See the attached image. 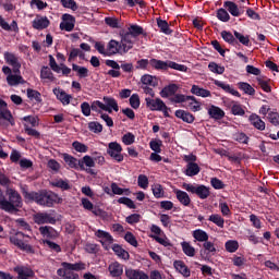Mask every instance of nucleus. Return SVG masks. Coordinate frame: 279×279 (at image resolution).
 I'll use <instances>...</instances> for the list:
<instances>
[{
  "label": "nucleus",
  "instance_id": "f257e3e1",
  "mask_svg": "<svg viewBox=\"0 0 279 279\" xmlns=\"http://www.w3.org/2000/svg\"><path fill=\"white\" fill-rule=\"evenodd\" d=\"M25 199L36 202L39 206L51 208L53 204H62V197L53 192H24Z\"/></svg>",
  "mask_w": 279,
  "mask_h": 279
},
{
  "label": "nucleus",
  "instance_id": "f03ea898",
  "mask_svg": "<svg viewBox=\"0 0 279 279\" xmlns=\"http://www.w3.org/2000/svg\"><path fill=\"white\" fill-rule=\"evenodd\" d=\"M7 197L0 201V209L10 215H16L20 208H23V198L14 189H7Z\"/></svg>",
  "mask_w": 279,
  "mask_h": 279
},
{
  "label": "nucleus",
  "instance_id": "7ed1b4c3",
  "mask_svg": "<svg viewBox=\"0 0 279 279\" xmlns=\"http://www.w3.org/2000/svg\"><path fill=\"white\" fill-rule=\"evenodd\" d=\"M131 46L125 41V39L121 35V41H117L114 39H111L107 46V54L108 56H117V53H120V56H123V53H128L130 51Z\"/></svg>",
  "mask_w": 279,
  "mask_h": 279
},
{
  "label": "nucleus",
  "instance_id": "20e7f679",
  "mask_svg": "<svg viewBox=\"0 0 279 279\" xmlns=\"http://www.w3.org/2000/svg\"><path fill=\"white\" fill-rule=\"evenodd\" d=\"M143 32L144 31L140 25L131 24L128 27V31L121 34V37L124 39V43L131 46L132 49V47H134V44L136 43V39L143 34Z\"/></svg>",
  "mask_w": 279,
  "mask_h": 279
},
{
  "label": "nucleus",
  "instance_id": "39448f33",
  "mask_svg": "<svg viewBox=\"0 0 279 279\" xmlns=\"http://www.w3.org/2000/svg\"><path fill=\"white\" fill-rule=\"evenodd\" d=\"M182 189L187 191V193L197 195L199 199H208V197H210V189L207 187L206 185H194L191 183H183Z\"/></svg>",
  "mask_w": 279,
  "mask_h": 279
},
{
  "label": "nucleus",
  "instance_id": "423d86ee",
  "mask_svg": "<svg viewBox=\"0 0 279 279\" xmlns=\"http://www.w3.org/2000/svg\"><path fill=\"white\" fill-rule=\"evenodd\" d=\"M145 101H146V106H147V108H149V110L163 112L165 117H169V111H168L167 105L165 104V101H162V99L145 98Z\"/></svg>",
  "mask_w": 279,
  "mask_h": 279
},
{
  "label": "nucleus",
  "instance_id": "0eeeda50",
  "mask_svg": "<svg viewBox=\"0 0 279 279\" xmlns=\"http://www.w3.org/2000/svg\"><path fill=\"white\" fill-rule=\"evenodd\" d=\"M123 147L118 142H110L108 144L107 154L116 160V162H123Z\"/></svg>",
  "mask_w": 279,
  "mask_h": 279
},
{
  "label": "nucleus",
  "instance_id": "6e6552de",
  "mask_svg": "<svg viewBox=\"0 0 279 279\" xmlns=\"http://www.w3.org/2000/svg\"><path fill=\"white\" fill-rule=\"evenodd\" d=\"M95 236H97V239H99L102 247L107 251L110 250V245H112V243H114V238H112L110 232L104 231L101 229H98L95 231Z\"/></svg>",
  "mask_w": 279,
  "mask_h": 279
},
{
  "label": "nucleus",
  "instance_id": "1a4fd4ad",
  "mask_svg": "<svg viewBox=\"0 0 279 279\" xmlns=\"http://www.w3.org/2000/svg\"><path fill=\"white\" fill-rule=\"evenodd\" d=\"M23 239H25V234L23 232H17L15 235L11 236L10 241L13 243V245H16L20 247V250H23L24 252H28L29 254L34 253V248L27 243L23 242Z\"/></svg>",
  "mask_w": 279,
  "mask_h": 279
},
{
  "label": "nucleus",
  "instance_id": "9d476101",
  "mask_svg": "<svg viewBox=\"0 0 279 279\" xmlns=\"http://www.w3.org/2000/svg\"><path fill=\"white\" fill-rule=\"evenodd\" d=\"M3 58L10 66L13 69V73H21V61H19V58L16 54L12 52H4Z\"/></svg>",
  "mask_w": 279,
  "mask_h": 279
},
{
  "label": "nucleus",
  "instance_id": "9b49d317",
  "mask_svg": "<svg viewBox=\"0 0 279 279\" xmlns=\"http://www.w3.org/2000/svg\"><path fill=\"white\" fill-rule=\"evenodd\" d=\"M60 29L62 32H73L75 29V17L68 13L63 14Z\"/></svg>",
  "mask_w": 279,
  "mask_h": 279
},
{
  "label": "nucleus",
  "instance_id": "f8f14e48",
  "mask_svg": "<svg viewBox=\"0 0 279 279\" xmlns=\"http://www.w3.org/2000/svg\"><path fill=\"white\" fill-rule=\"evenodd\" d=\"M51 25L48 16L36 15V17L32 22V26L34 29L41 32V29H47Z\"/></svg>",
  "mask_w": 279,
  "mask_h": 279
},
{
  "label": "nucleus",
  "instance_id": "ddd939ff",
  "mask_svg": "<svg viewBox=\"0 0 279 279\" xmlns=\"http://www.w3.org/2000/svg\"><path fill=\"white\" fill-rule=\"evenodd\" d=\"M13 271L17 274V279H32L36 276L34 270L27 266H16L13 268Z\"/></svg>",
  "mask_w": 279,
  "mask_h": 279
},
{
  "label": "nucleus",
  "instance_id": "4468645a",
  "mask_svg": "<svg viewBox=\"0 0 279 279\" xmlns=\"http://www.w3.org/2000/svg\"><path fill=\"white\" fill-rule=\"evenodd\" d=\"M35 223H38V226H43L45 223H56V217L51 214L47 213H38L34 216Z\"/></svg>",
  "mask_w": 279,
  "mask_h": 279
},
{
  "label": "nucleus",
  "instance_id": "2eb2a0df",
  "mask_svg": "<svg viewBox=\"0 0 279 279\" xmlns=\"http://www.w3.org/2000/svg\"><path fill=\"white\" fill-rule=\"evenodd\" d=\"M64 162L70 167V169H81V171H84V162L82 160L69 155H63Z\"/></svg>",
  "mask_w": 279,
  "mask_h": 279
},
{
  "label": "nucleus",
  "instance_id": "dca6fc26",
  "mask_svg": "<svg viewBox=\"0 0 279 279\" xmlns=\"http://www.w3.org/2000/svg\"><path fill=\"white\" fill-rule=\"evenodd\" d=\"M0 117L4 119V121H9L11 125H14V118L12 117V112L8 110V104L0 98Z\"/></svg>",
  "mask_w": 279,
  "mask_h": 279
},
{
  "label": "nucleus",
  "instance_id": "f3484780",
  "mask_svg": "<svg viewBox=\"0 0 279 279\" xmlns=\"http://www.w3.org/2000/svg\"><path fill=\"white\" fill-rule=\"evenodd\" d=\"M108 271L111 278H121L123 276V265L119 262H112L108 267Z\"/></svg>",
  "mask_w": 279,
  "mask_h": 279
},
{
  "label": "nucleus",
  "instance_id": "a211bd4d",
  "mask_svg": "<svg viewBox=\"0 0 279 279\" xmlns=\"http://www.w3.org/2000/svg\"><path fill=\"white\" fill-rule=\"evenodd\" d=\"M125 276L129 279H149V275L145 274V271L132 268L125 269Z\"/></svg>",
  "mask_w": 279,
  "mask_h": 279
},
{
  "label": "nucleus",
  "instance_id": "6ab92c4d",
  "mask_svg": "<svg viewBox=\"0 0 279 279\" xmlns=\"http://www.w3.org/2000/svg\"><path fill=\"white\" fill-rule=\"evenodd\" d=\"M173 267L177 271H179V274H181V276H183L184 278H190L191 277V269H189V266L186 264H184V262L182 260H175L173 263Z\"/></svg>",
  "mask_w": 279,
  "mask_h": 279
},
{
  "label": "nucleus",
  "instance_id": "aec40b11",
  "mask_svg": "<svg viewBox=\"0 0 279 279\" xmlns=\"http://www.w3.org/2000/svg\"><path fill=\"white\" fill-rule=\"evenodd\" d=\"M207 112H208L210 119H215L216 121H220V119H223V117H226V112L221 108H219L215 105H211L208 108Z\"/></svg>",
  "mask_w": 279,
  "mask_h": 279
},
{
  "label": "nucleus",
  "instance_id": "412c9836",
  "mask_svg": "<svg viewBox=\"0 0 279 279\" xmlns=\"http://www.w3.org/2000/svg\"><path fill=\"white\" fill-rule=\"evenodd\" d=\"M102 104L105 105V112H112V110H114V112H119V104L117 102V100L114 98H110V97H104L102 98Z\"/></svg>",
  "mask_w": 279,
  "mask_h": 279
},
{
  "label": "nucleus",
  "instance_id": "4be33fe9",
  "mask_svg": "<svg viewBox=\"0 0 279 279\" xmlns=\"http://www.w3.org/2000/svg\"><path fill=\"white\" fill-rule=\"evenodd\" d=\"M61 267L68 271H84V269H86V264L82 262L75 264L63 262L61 263Z\"/></svg>",
  "mask_w": 279,
  "mask_h": 279
},
{
  "label": "nucleus",
  "instance_id": "5701e85b",
  "mask_svg": "<svg viewBox=\"0 0 279 279\" xmlns=\"http://www.w3.org/2000/svg\"><path fill=\"white\" fill-rule=\"evenodd\" d=\"M26 82L23 80V76L20 73H12L9 76H7V84L9 86H19L21 84H25Z\"/></svg>",
  "mask_w": 279,
  "mask_h": 279
},
{
  "label": "nucleus",
  "instance_id": "b1692460",
  "mask_svg": "<svg viewBox=\"0 0 279 279\" xmlns=\"http://www.w3.org/2000/svg\"><path fill=\"white\" fill-rule=\"evenodd\" d=\"M54 95L63 104V106H69L71 104V99H73V96L66 94V92L62 90L61 88L53 90Z\"/></svg>",
  "mask_w": 279,
  "mask_h": 279
},
{
  "label": "nucleus",
  "instance_id": "393cba45",
  "mask_svg": "<svg viewBox=\"0 0 279 279\" xmlns=\"http://www.w3.org/2000/svg\"><path fill=\"white\" fill-rule=\"evenodd\" d=\"M174 195L182 206H191V196H189V193L182 190H174Z\"/></svg>",
  "mask_w": 279,
  "mask_h": 279
},
{
  "label": "nucleus",
  "instance_id": "a878e982",
  "mask_svg": "<svg viewBox=\"0 0 279 279\" xmlns=\"http://www.w3.org/2000/svg\"><path fill=\"white\" fill-rule=\"evenodd\" d=\"M179 88L180 87L177 84H170L161 89L160 97L163 99H167V97H173V95L178 93Z\"/></svg>",
  "mask_w": 279,
  "mask_h": 279
},
{
  "label": "nucleus",
  "instance_id": "bb28decb",
  "mask_svg": "<svg viewBox=\"0 0 279 279\" xmlns=\"http://www.w3.org/2000/svg\"><path fill=\"white\" fill-rule=\"evenodd\" d=\"M215 86H218L219 88H222L225 93H230V95H233V97H241V94L234 89L230 84H226L221 81H214Z\"/></svg>",
  "mask_w": 279,
  "mask_h": 279
},
{
  "label": "nucleus",
  "instance_id": "cd10ccee",
  "mask_svg": "<svg viewBox=\"0 0 279 279\" xmlns=\"http://www.w3.org/2000/svg\"><path fill=\"white\" fill-rule=\"evenodd\" d=\"M111 250L114 252V254H116V256H118V258H121V260H130V253L128 251H125L124 248H122L121 245L113 244L111 246Z\"/></svg>",
  "mask_w": 279,
  "mask_h": 279
},
{
  "label": "nucleus",
  "instance_id": "c85d7f7f",
  "mask_svg": "<svg viewBox=\"0 0 279 279\" xmlns=\"http://www.w3.org/2000/svg\"><path fill=\"white\" fill-rule=\"evenodd\" d=\"M149 64H150V66H153V69H156L157 71H167V69H169V61L150 59Z\"/></svg>",
  "mask_w": 279,
  "mask_h": 279
},
{
  "label": "nucleus",
  "instance_id": "c756f323",
  "mask_svg": "<svg viewBox=\"0 0 279 279\" xmlns=\"http://www.w3.org/2000/svg\"><path fill=\"white\" fill-rule=\"evenodd\" d=\"M175 117L182 119L185 123H193V121H195V116L184 110H177Z\"/></svg>",
  "mask_w": 279,
  "mask_h": 279
},
{
  "label": "nucleus",
  "instance_id": "7c9ffc66",
  "mask_svg": "<svg viewBox=\"0 0 279 279\" xmlns=\"http://www.w3.org/2000/svg\"><path fill=\"white\" fill-rule=\"evenodd\" d=\"M57 275L60 276V278H64V279H80V275L71 270H66V268H63V267L57 270Z\"/></svg>",
  "mask_w": 279,
  "mask_h": 279
},
{
  "label": "nucleus",
  "instance_id": "2f4dec72",
  "mask_svg": "<svg viewBox=\"0 0 279 279\" xmlns=\"http://www.w3.org/2000/svg\"><path fill=\"white\" fill-rule=\"evenodd\" d=\"M192 95H196V97H210V90L199 87L198 85H193L191 88Z\"/></svg>",
  "mask_w": 279,
  "mask_h": 279
},
{
  "label": "nucleus",
  "instance_id": "473e14b6",
  "mask_svg": "<svg viewBox=\"0 0 279 279\" xmlns=\"http://www.w3.org/2000/svg\"><path fill=\"white\" fill-rule=\"evenodd\" d=\"M141 82L144 86L156 87L158 85V77L146 74L142 76Z\"/></svg>",
  "mask_w": 279,
  "mask_h": 279
},
{
  "label": "nucleus",
  "instance_id": "72a5a7b5",
  "mask_svg": "<svg viewBox=\"0 0 279 279\" xmlns=\"http://www.w3.org/2000/svg\"><path fill=\"white\" fill-rule=\"evenodd\" d=\"M248 120L256 128V130H265V121H263L257 114H251Z\"/></svg>",
  "mask_w": 279,
  "mask_h": 279
},
{
  "label": "nucleus",
  "instance_id": "f704fd0d",
  "mask_svg": "<svg viewBox=\"0 0 279 279\" xmlns=\"http://www.w3.org/2000/svg\"><path fill=\"white\" fill-rule=\"evenodd\" d=\"M223 5L232 16H239L241 14V10H239V5H236V3L232 1H226Z\"/></svg>",
  "mask_w": 279,
  "mask_h": 279
},
{
  "label": "nucleus",
  "instance_id": "c9c22d12",
  "mask_svg": "<svg viewBox=\"0 0 279 279\" xmlns=\"http://www.w3.org/2000/svg\"><path fill=\"white\" fill-rule=\"evenodd\" d=\"M199 173V166L195 162H189L185 170V175L193 178V175H197Z\"/></svg>",
  "mask_w": 279,
  "mask_h": 279
},
{
  "label": "nucleus",
  "instance_id": "e433bc0d",
  "mask_svg": "<svg viewBox=\"0 0 279 279\" xmlns=\"http://www.w3.org/2000/svg\"><path fill=\"white\" fill-rule=\"evenodd\" d=\"M186 100L191 101L190 108H191L192 112H199V110H202V104L199 101H197L195 96H186Z\"/></svg>",
  "mask_w": 279,
  "mask_h": 279
},
{
  "label": "nucleus",
  "instance_id": "4c0bfd02",
  "mask_svg": "<svg viewBox=\"0 0 279 279\" xmlns=\"http://www.w3.org/2000/svg\"><path fill=\"white\" fill-rule=\"evenodd\" d=\"M40 234H43L46 239H51L56 236V229L49 226L39 228Z\"/></svg>",
  "mask_w": 279,
  "mask_h": 279
},
{
  "label": "nucleus",
  "instance_id": "58836bf2",
  "mask_svg": "<svg viewBox=\"0 0 279 279\" xmlns=\"http://www.w3.org/2000/svg\"><path fill=\"white\" fill-rule=\"evenodd\" d=\"M208 221H211V223H215L218 228H223L226 223V220L219 214H213L209 216Z\"/></svg>",
  "mask_w": 279,
  "mask_h": 279
},
{
  "label": "nucleus",
  "instance_id": "ea45409f",
  "mask_svg": "<svg viewBox=\"0 0 279 279\" xmlns=\"http://www.w3.org/2000/svg\"><path fill=\"white\" fill-rule=\"evenodd\" d=\"M238 86L240 90H243V93H245V95H255L256 93V89H254V87H252L250 83L240 82L238 83Z\"/></svg>",
  "mask_w": 279,
  "mask_h": 279
},
{
  "label": "nucleus",
  "instance_id": "a19ab883",
  "mask_svg": "<svg viewBox=\"0 0 279 279\" xmlns=\"http://www.w3.org/2000/svg\"><path fill=\"white\" fill-rule=\"evenodd\" d=\"M85 53H84V51H82L81 49H78V48H73L72 50H71V52H70V56H69V58H68V61L69 62H73V60H75V58H81V60H84V58H85Z\"/></svg>",
  "mask_w": 279,
  "mask_h": 279
},
{
  "label": "nucleus",
  "instance_id": "79ce46f5",
  "mask_svg": "<svg viewBox=\"0 0 279 279\" xmlns=\"http://www.w3.org/2000/svg\"><path fill=\"white\" fill-rule=\"evenodd\" d=\"M193 236L196 241H199L201 243H204L208 241V233L206 231L197 229L193 232Z\"/></svg>",
  "mask_w": 279,
  "mask_h": 279
},
{
  "label": "nucleus",
  "instance_id": "37998d69",
  "mask_svg": "<svg viewBox=\"0 0 279 279\" xmlns=\"http://www.w3.org/2000/svg\"><path fill=\"white\" fill-rule=\"evenodd\" d=\"M52 186H56L57 189H61V191H69L71 189V185L69 184V180H56L52 182Z\"/></svg>",
  "mask_w": 279,
  "mask_h": 279
},
{
  "label": "nucleus",
  "instance_id": "c03bdc74",
  "mask_svg": "<svg viewBox=\"0 0 279 279\" xmlns=\"http://www.w3.org/2000/svg\"><path fill=\"white\" fill-rule=\"evenodd\" d=\"M221 38L223 39L225 43H228L229 45L238 44L236 39L234 38V35H232V33H230V32L222 31Z\"/></svg>",
  "mask_w": 279,
  "mask_h": 279
},
{
  "label": "nucleus",
  "instance_id": "a18cd8bd",
  "mask_svg": "<svg viewBox=\"0 0 279 279\" xmlns=\"http://www.w3.org/2000/svg\"><path fill=\"white\" fill-rule=\"evenodd\" d=\"M72 70L75 71V73H77L78 77H81V78L88 77V70L84 66H80V65L73 63Z\"/></svg>",
  "mask_w": 279,
  "mask_h": 279
},
{
  "label": "nucleus",
  "instance_id": "49530a36",
  "mask_svg": "<svg viewBox=\"0 0 279 279\" xmlns=\"http://www.w3.org/2000/svg\"><path fill=\"white\" fill-rule=\"evenodd\" d=\"M181 247L186 256H195V247H193L189 242H182Z\"/></svg>",
  "mask_w": 279,
  "mask_h": 279
},
{
  "label": "nucleus",
  "instance_id": "de8ad7c7",
  "mask_svg": "<svg viewBox=\"0 0 279 279\" xmlns=\"http://www.w3.org/2000/svg\"><path fill=\"white\" fill-rule=\"evenodd\" d=\"M111 191L113 195H128L130 193V189H121L119 184L111 183Z\"/></svg>",
  "mask_w": 279,
  "mask_h": 279
},
{
  "label": "nucleus",
  "instance_id": "09e8293b",
  "mask_svg": "<svg viewBox=\"0 0 279 279\" xmlns=\"http://www.w3.org/2000/svg\"><path fill=\"white\" fill-rule=\"evenodd\" d=\"M41 80H49L50 82H53V72H51V69L49 66H44L40 72Z\"/></svg>",
  "mask_w": 279,
  "mask_h": 279
},
{
  "label": "nucleus",
  "instance_id": "8fccbe9b",
  "mask_svg": "<svg viewBox=\"0 0 279 279\" xmlns=\"http://www.w3.org/2000/svg\"><path fill=\"white\" fill-rule=\"evenodd\" d=\"M209 71H211V73H217L218 75H223L226 68L215 63V62H210L208 65Z\"/></svg>",
  "mask_w": 279,
  "mask_h": 279
},
{
  "label": "nucleus",
  "instance_id": "3c124183",
  "mask_svg": "<svg viewBox=\"0 0 279 279\" xmlns=\"http://www.w3.org/2000/svg\"><path fill=\"white\" fill-rule=\"evenodd\" d=\"M129 101L131 108H133L134 110H138V108H141V97H138V94H133L130 97Z\"/></svg>",
  "mask_w": 279,
  "mask_h": 279
},
{
  "label": "nucleus",
  "instance_id": "603ef678",
  "mask_svg": "<svg viewBox=\"0 0 279 279\" xmlns=\"http://www.w3.org/2000/svg\"><path fill=\"white\" fill-rule=\"evenodd\" d=\"M88 130L94 132V134H100V132H104V125L99 122H89Z\"/></svg>",
  "mask_w": 279,
  "mask_h": 279
},
{
  "label": "nucleus",
  "instance_id": "864d4df0",
  "mask_svg": "<svg viewBox=\"0 0 279 279\" xmlns=\"http://www.w3.org/2000/svg\"><path fill=\"white\" fill-rule=\"evenodd\" d=\"M234 37L236 38V40H239V43H241V45H244L245 47H250V36H244L243 34L234 31Z\"/></svg>",
  "mask_w": 279,
  "mask_h": 279
},
{
  "label": "nucleus",
  "instance_id": "5fc2aeb1",
  "mask_svg": "<svg viewBox=\"0 0 279 279\" xmlns=\"http://www.w3.org/2000/svg\"><path fill=\"white\" fill-rule=\"evenodd\" d=\"M151 191L157 199H160V197H165V190H162V185L157 183L153 185Z\"/></svg>",
  "mask_w": 279,
  "mask_h": 279
},
{
  "label": "nucleus",
  "instance_id": "6e6d98bb",
  "mask_svg": "<svg viewBox=\"0 0 279 279\" xmlns=\"http://www.w3.org/2000/svg\"><path fill=\"white\" fill-rule=\"evenodd\" d=\"M72 147L75 149V151H78V154H86V151H88V146L77 141L72 143Z\"/></svg>",
  "mask_w": 279,
  "mask_h": 279
},
{
  "label": "nucleus",
  "instance_id": "4d7b16f0",
  "mask_svg": "<svg viewBox=\"0 0 279 279\" xmlns=\"http://www.w3.org/2000/svg\"><path fill=\"white\" fill-rule=\"evenodd\" d=\"M157 25L163 34H171V28H169V23H167V21L157 20Z\"/></svg>",
  "mask_w": 279,
  "mask_h": 279
},
{
  "label": "nucleus",
  "instance_id": "13d9d810",
  "mask_svg": "<svg viewBox=\"0 0 279 279\" xmlns=\"http://www.w3.org/2000/svg\"><path fill=\"white\" fill-rule=\"evenodd\" d=\"M217 19H219V21H222V23H228V21H230V14L228 13V11H226V9H219L217 11Z\"/></svg>",
  "mask_w": 279,
  "mask_h": 279
},
{
  "label": "nucleus",
  "instance_id": "bf43d9fd",
  "mask_svg": "<svg viewBox=\"0 0 279 279\" xmlns=\"http://www.w3.org/2000/svg\"><path fill=\"white\" fill-rule=\"evenodd\" d=\"M225 247L227 252L234 253L236 252V250H239V242L234 240H229L228 242H226Z\"/></svg>",
  "mask_w": 279,
  "mask_h": 279
},
{
  "label": "nucleus",
  "instance_id": "052dcab7",
  "mask_svg": "<svg viewBox=\"0 0 279 279\" xmlns=\"http://www.w3.org/2000/svg\"><path fill=\"white\" fill-rule=\"evenodd\" d=\"M92 110L94 112H101V110H108L106 105L99 100H95L92 102Z\"/></svg>",
  "mask_w": 279,
  "mask_h": 279
},
{
  "label": "nucleus",
  "instance_id": "680f3d73",
  "mask_svg": "<svg viewBox=\"0 0 279 279\" xmlns=\"http://www.w3.org/2000/svg\"><path fill=\"white\" fill-rule=\"evenodd\" d=\"M137 184L141 189H147L149 186V179L145 174H140L137 178Z\"/></svg>",
  "mask_w": 279,
  "mask_h": 279
},
{
  "label": "nucleus",
  "instance_id": "e2e57ef3",
  "mask_svg": "<svg viewBox=\"0 0 279 279\" xmlns=\"http://www.w3.org/2000/svg\"><path fill=\"white\" fill-rule=\"evenodd\" d=\"M153 239L163 247H171V241L167 236L153 235Z\"/></svg>",
  "mask_w": 279,
  "mask_h": 279
},
{
  "label": "nucleus",
  "instance_id": "0e129e2a",
  "mask_svg": "<svg viewBox=\"0 0 279 279\" xmlns=\"http://www.w3.org/2000/svg\"><path fill=\"white\" fill-rule=\"evenodd\" d=\"M61 5H63V8H68L69 10H73V12L77 10V2H75V0H61Z\"/></svg>",
  "mask_w": 279,
  "mask_h": 279
},
{
  "label": "nucleus",
  "instance_id": "69168bd1",
  "mask_svg": "<svg viewBox=\"0 0 279 279\" xmlns=\"http://www.w3.org/2000/svg\"><path fill=\"white\" fill-rule=\"evenodd\" d=\"M231 112H232V114L238 116V117H243V114H245V110L239 104H234L231 107Z\"/></svg>",
  "mask_w": 279,
  "mask_h": 279
},
{
  "label": "nucleus",
  "instance_id": "338daca9",
  "mask_svg": "<svg viewBox=\"0 0 279 279\" xmlns=\"http://www.w3.org/2000/svg\"><path fill=\"white\" fill-rule=\"evenodd\" d=\"M134 141H136V136H134L132 133H125L122 136V143L125 145H134Z\"/></svg>",
  "mask_w": 279,
  "mask_h": 279
},
{
  "label": "nucleus",
  "instance_id": "774afa93",
  "mask_svg": "<svg viewBox=\"0 0 279 279\" xmlns=\"http://www.w3.org/2000/svg\"><path fill=\"white\" fill-rule=\"evenodd\" d=\"M268 121L271 123V125H279V113L274 111L269 112Z\"/></svg>",
  "mask_w": 279,
  "mask_h": 279
}]
</instances>
